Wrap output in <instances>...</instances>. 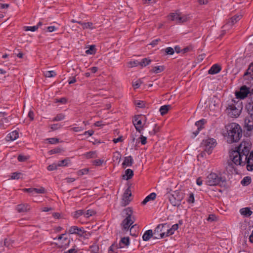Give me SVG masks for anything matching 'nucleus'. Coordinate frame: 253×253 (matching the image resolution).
I'll use <instances>...</instances> for the list:
<instances>
[{"instance_id":"nucleus-22","label":"nucleus","mask_w":253,"mask_h":253,"mask_svg":"<svg viewBox=\"0 0 253 253\" xmlns=\"http://www.w3.org/2000/svg\"><path fill=\"white\" fill-rule=\"evenodd\" d=\"M245 125L248 130L251 131L253 129V116H250V118L246 119Z\"/></svg>"},{"instance_id":"nucleus-48","label":"nucleus","mask_w":253,"mask_h":253,"mask_svg":"<svg viewBox=\"0 0 253 253\" xmlns=\"http://www.w3.org/2000/svg\"><path fill=\"white\" fill-rule=\"evenodd\" d=\"M46 140L50 144H56L59 142V139L57 138H47Z\"/></svg>"},{"instance_id":"nucleus-29","label":"nucleus","mask_w":253,"mask_h":253,"mask_svg":"<svg viewBox=\"0 0 253 253\" xmlns=\"http://www.w3.org/2000/svg\"><path fill=\"white\" fill-rule=\"evenodd\" d=\"M178 228V224H175L173 225L171 228H170L169 225L168 224V230H169V236L173 234L174 231L175 230H177Z\"/></svg>"},{"instance_id":"nucleus-5","label":"nucleus","mask_w":253,"mask_h":253,"mask_svg":"<svg viewBox=\"0 0 253 253\" xmlns=\"http://www.w3.org/2000/svg\"><path fill=\"white\" fill-rule=\"evenodd\" d=\"M169 236L168 224L167 223L160 224L154 231V239H162Z\"/></svg>"},{"instance_id":"nucleus-4","label":"nucleus","mask_w":253,"mask_h":253,"mask_svg":"<svg viewBox=\"0 0 253 253\" xmlns=\"http://www.w3.org/2000/svg\"><path fill=\"white\" fill-rule=\"evenodd\" d=\"M242 108L241 102L239 101L236 102L234 100H232L231 102L228 104L226 108V111L230 117L237 118L240 115Z\"/></svg>"},{"instance_id":"nucleus-23","label":"nucleus","mask_w":253,"mask_h":253,"mask_svg":"<svg viewBox=\"0 0 253 253\" xmlns=\"http://www.w3.org/2000/svg\"><path fill=\"white\" fill-rule=\"evenodd\" d=\"M118 248H122L125 246H128L129 245V237H124L122 238L120 241V242L118 244Z\"/></svg>"},{"instance_id":"nucleus-18","label":"nucleus","mask_w":253,"mask_h":253,"mask_svg":"<svg viewBox=\"0 0 253 253\" xmlns=\"http://www.w3.org/2000/svg\"><path fill=\"white\" fill-rule=\"evenodd\" d=\"M241 15H235L233 16L226 25L223 26V28L226 29L228 26H232L240 19Z\"/></svg>"},{"instance_id":"nucleus-28","label":"nucleus","mask_w":253,"mask_h":253,"mask_svg":"<svg viewBox=\"0 0 253 253\" xmlns=\"http://www.w3.org/2000/svg\"><path fill=\"white\" fill-rule=\"evenodd\" d=\"M171 108V106L169 105H164L160 107V112L161 114L163 116L167 113L169 109Z\"/></svg>"},{"instance_id":"nucleus-12","label":"nucleus","mask_w":253,"mask_h":253,"mask_svg":"<svg viewBox=\"0 0 253 253\" xmlns=\"http://www.w3.org/2000/svg\"><path fill=\"white\" fill-rule=\"evenodd\" d=\"M244 78L245 79V84H249V82L252 84V82L253 83V63H252L246 72L244 74Z\"/></svg>"},{"instance_id":"nucleus-37","label":"nucleus","mask_w":253,"mask_h":253,"mask_svg":"<svg viewBox=\"0 0 253 253\" xmlns=\"http://www.w3.org/2000/svg\"><path fill=\"white\" fill-rule=\"evenodd\" d=\"M125 175L126 176V179L128 180L133 176V171L130 169H127L125 171Z\"/></svg>"},{"instance_id":"nucleus-60","label":"nucleus","mask_w":253,"mask_h":253,"mask_svg":"<svg viewBox=\"0 0 253 253\" xmlns=\"http://www.w3.org/2000/svg\"><path fill=\"white\" fill-rule=\"evenodd\" d=\"M123 141V136H119L117 138H114L113 140V141L115 143H118L119 142H122Z\"/></svg>"},{"instance_id":"nucleus-53","label":"nucleus","mask_w":253,"mask_h":253,"mask_svg":"<svg viewBox=\"0 0 253 253\" xmlns=\"http://www.w3.org/2000/svg\"><path fill=\"white\" fill-rule=\"evenodd\" d=\"M187 202L189 203H193L194 202V196L193 193H191L189 194Z\"/></svg>"},{"instance_id":"nucleus-30","label":"nucleus","mask_w":253,"mask_h":253,"mask_svg":"<svg viewBox=\"0 0 253 253\" xmlns=\"http://www.w3.org/2000/svg\"><path fill=\"white\" fill-rule=\"evenodd\" d=\"M251 182V177L250 176L245 177L241 182V183L243 186H247Z\"/></svg>"},{"instance_id":"nucleus-35","label":"nucleus","mask_w":253,"mask_h":253,"mask_svg":"<svg viewBox=\"0 0 253 253\" xmlns=\"http://www.w3.org/2000/svg\"><path fill=\"white\" fill-rule=\"evenodd\" d=\"M96 52L95 46L94 45H91L90 46L88 49L85 51V53L87 54H93Z\"/></svg>"},{"instance_id":"nucleus-51","label":"nucleus","mask_w":253,"mask_h":253,"mask_svg":"<svg viewBox=\"0 0 253 253\" xmlns=\"http://www.w3.org/2000/svg\"><path fill=\"white\" fill-rule=\"evenodd\" d=\"M88 172V169H84L81 170H80L78 172V174L79 175H83L84 174L87 173Z\"/></svg>"},{"instance_id":"nucleus-16","label":"nucleus","mask_w":253,"mask_h":253,"mask_svg":"<svg viewBox=\"0 0 253 253\" xmlns=\"http://www.w3.org/2000/svg\"><path fill=\"white\" fill-rule=\"evenodd\" d=\"M69 233L72 234H77L82 235L84 233L83 228H79L76 226H73L70 227Z\"/></svg>"},{"instance_id":"nucleus-59","label":"nucleus","mask_w":253,"mask_h":253,"mask_svg":"<svg viewBox=\"0 0 253 253\" xmlns=\"http://www.w3.org/2000/svg\"><path fill=\"white\" fill-rule=\"evenodd\" d=\"M103 161L100 160H95L93 161V164L95 166H99L103 163Z\"/></svg>"},{"instance_id":"nucleus-2","label":"nucleus","mask_w":253,"mask_h":253,"mask_svg":"<svg viewBox=\"0 0 253 253\" xmlns=\"http://www.w3.org/2000/svg\"><path fill=\"white\" fill-rule=\"evenodd\" d=\"M227 142L229 143L238 141L242 136V129L238 124L232 123L226 126Z\"/></svg>"},{"instance_id":"nucleus-3","label":"nucleus","mask_w":253,"mask_h":253,"mask_svg":"<svg viewBox=\"0 0 253 253\" xmlns=\"http://www.w3.org/2000/svg\"><path fill=\"white\" fill-rule=\"evenodd\" d=\"M122 215L125 217L121 224L122 230L124 231H127L130 227V230L131 231L132 228L136 226V224H134L131 226L135 220L132 209L130 207L125 209L122 211Z\"/></svg>"},{"instance_id":"nucleus-15","label":"nucleus","mask_w":253,"mask_h":253,"mask_svg":"<svg viewBox=\"0 0 253 253\" xmlns=\"http://www.w3.org/2000/svg\"><path fill=\"white\" fill-rule=\"evenodd\" d=\"M206 123L205 119H202L195 123V126H197V130L193 132L194 137H195L199 133L200 131L204 128V125Z\"/></svg>"},{"instance_id":"nucleus-52","label":"nucleus","mask_w":253,"mask_h":253,"mask_svg":"<svg viewBox=\"0 0 253 253\" xmlns=\"http://www.w3.org/2000/svg\"><path fill=\"white\" fill-rule=\"evenodd\" d=\"M61 126H62L61 125H59L58 124H56L52 125L50 126V128L52 130H57V129L60 128V127H61Z\"/></svg>"},{"instance_id":"nucleus-8","label":"nucleus","mask_w":253,"mask_h":253,"mask_svg":"<svg viewBox=\"0 0 253 253\" xmlns=\"http://www.w3.org/2000/svg\"><path fill=\"white\" fill-rule=\"evenodd\" d=\"M146 119L145 118L143 122V117L141 115H137L134 116L132 123L136 131L141 133L144 129Z\"/></svg>"},{"instance_id":"nucleus-21","label":"nucleus","mask_w":253,"mask_h":253,"mask_svg":"<svg viewBox=\"0 0 253 253\" xmlns=\"http://www.w3.org/2000/svg\"><path fill=\"white\" fill-rule=\"evenodd\" d=\"M221 70V67L218 64H214L209 70L208 73L211 75H214L219 73Z\"/></svg>"},{"instance_id":"nucleus-63","label":"nucleus","mask_w":253,"mask_h":253,"mask_svg":"<svg viewBox=\"0 0 253 253\" xmlns=\"http://www.w3.org/2000/svg\"><path fill=\"white\" fill-rule=\"evenodd\" d=\"M216 219V217L214 214H210L209 215L208 220L210 221H214Z\"/></svg>"},{"instance_id":"nucleus-34","label":"nucleus","mask_w":253,"mask_h":253,"mask_svg":"<svg viewBox=\"0 0 253 253\" xmlns=\"http://www.w3.org/2000/svg\"><path fill=\"white\" fill-rule=\"evenodd\" d=\"M121 157L122 155L119 152L116 151L114 153L113 157L114 161H118V162H120L121 159Z\"/></svg>"},{"instance_id":"nucleus-38","label":"nucleus","mask_w":253,"mask_h":253,"mask_svg":"<svg viewBox=\"0 0 253 253\" xmlns=\"http://www.w3.org/2000/svg\"><path fill=\"white\" fill-rule=\"evenodd\" d=\"M95 214V211L92 210H88L85 212L84 211V216L88 218Z\"/></svg>"},{"instance_id":"nucleus-42","label":"nucleus","mask_w":253,"mask_h":253,"mask_svg":"<svg viewBox=\"0 0 253 253\" xmlns=\"http://www.w3.org/2000/svg\"><path fill=\"white\" fill-rule=\"evenodd\" d=\"M92 25H93V23L91 22L84 23V24H83V28L84 29H93L94 28L92 27Z\"/></svg>"},{"instance_id":"nucleus-56","label":"nucleus","mask_w":253,"mask_h":253,"mask_svg":"<svg viewBox=\"0 0 253 253\" xmlns=\"http://www.w3.org/2000/svg\"><path fill=\"white\" fill-rule=\"evenodd\" d=\"M139 62L138 61H134L133 62H130L128 63V64L129 65V67H133L137 66L138 65H139Z\"/></svg>"},{"instance_id":"nucleus-47","label":"nucleus","mask_w":253,"mask_h":253,"mask_svg":"<svg viewBox=\"0 0 253 253\" xmlns=\"http://www.w3.org/2000/svg\"><path fill=\"white\" fill-rule=\"evenodd\" d=\"M159 131V127L157 126V125H155V127L153 128L151 130L149 131V133L151 135H155Z\"/></svg>"},{"instance_id":"nucleus-45","label":"nucleus","mask_w":253,"mask_h":253,"mask_svg":"<svg viewBox=\"0 0 253 253\" xmlns=\"http://www.w3.org/2000/svg\"><path fill=\"white\" fill-rule=\"evenodd\" d=\"M24 28L25 30L26 31H31L32 32H35L38 30V26L25 27Z\"/></svg>"},{"instance_id":"nucleus-41","label":"nucleus","mask_w":253,"mask_h":253,"mask_svg":"<svg viewBox=\"0 0 253 253\" xmlns=\"http://www.w3.org/2000/svg\"><path fill=\"white\" fill-rule=\"evenodd\" d=\"M84 215V210H78L75 211L74 213L73 217L75 218H79L81 215Z\"/></svg>"},{"instance_id":"nucleus-31","label":"nucleus","mask_w":253,"mask_h":253,"mask_svg":"<svg viewBox=\"0 0 253 253\" xmlns=\"http://www.w3.org/2000/svg\"><path fill=\"white\" fill-rule=\"evenodd\" d=\"M43 75L46 78H52L55 77L56 74L54 71H47L43 72Z\"/></svg>"},{"instance_id":"nucleus-64","label":"nucleus","mask_w":253,"mask_h":253,"mask_svg":"<svg viewBox=\"0 0 253 253\" xmlns=\"http://www.w3.org/2000/svg\"><path fill=\"white\" fill-rule=\"evenodd\" d=\"M72 129L75 132H79L83 130L84 128L82 127H74Z\"/></svg>"},{"instance_id":"nucleus-43","label":"nucleus","mask_w":253,"mask_h":253,"mask_svg":"<svg viewBox=\"0 0 253 253\" xmlns=\"http://www.w3.org/2000/svg\"><path fill=\"white\" fill-rule=\"evenodd\" d=\"M21 175H22V173L21 172H13L12 174L11 178L12 179H18L21 178Z\"/></svg>"},{"instance_id":"nucleus-46","label":"nucleus","mask_w":253,"mask_h":253,"mask_svg":"<svg viewBox=\"0 0 253 253\" xmlns=\"http://www.w3.org/2000/svg\"><path fill=\"white\" fill-rule=\"evenodd\" d=\"M58 167V165L56 164H52L51 165H49L47 169L49 171L54 170L57 169Z\"/></svg>"},{"instance_id":"nucleus-9","label":"nucleus","mask_w":253,"mask_h":253,"mask_svg":"<svg viewBox=\"0 0 253 253\" xmlns=\"http://www.w3.org/2000/svg\"><path fill=\"white\" fill-rule=\"evenodd\" d=\"M202 145L205 148V151L208 155L211 153L213 149L216 145V140L213 138H209L203 140Z\"/></svg>"},{"instance_id":"nucleus-39","label":"nucleus","mask_w":253,"mask_h":253,"mask_svg":"<svg viewBox=\"0 0 253 253\" xmlns=\"http://www.w3.org/2000/svg\"><path fill=\"white\" fill-rule=\"evenodd\" d=\"M65 118V115L63 114H57L55 118L52 120V121H60L64 120Z\"/></svg>"},{"instance_id":"nucleus-54","label":"nucleus","mask_w":253,"mask_h":253,"mask_svg":"<svg viewBox=\"0 0 253 253\" xmlns=\"http://www.w3.org/2000/svg\"><path fill=\"white\" fill-rule=\"evenodd\" d=\"M118 247V245L116 243H114L110 247L109 251L114 252L115 249H120Z\"/></svg>"},{"instance_id":"nucleus-32","label":"nucleus","mask_w":253,"mask_h":253,"mask_svg":"<svg viewBox=\"0 0 253 253\" xmlns=\"http://www.w3.org/2000/svg\"><path fill=\"white\" fill-rule=\"evenodd\" d=\"M164 67L163 66H159L154 67L151 71L155 73H159L163 71Z\"/></svg>"},{"instance_id":"nucleus-57","label":"nucleus","mask_w":253,"mask_h":253,"mask_svg":"<svg viewBox=\"0 0 253 253\" xmlns=\"http://www.w3.org/2000/svg\"><path fill=\"white\" fill-rule=\"evenodd\" d=\"M17 159L19 162H24L27 159V158L25 156L20 155L18 156Z\"/></svg>"},{"instance_id":"nucleus-27","label":"nucleus","mask_w":253,"mask_h":253,"mask_svg":"<svg viewBox=\"0 0 253 253\" xmlns=\"http://www.w3.org/2000/svg\"><path fill=\"white\" fill-rule=\"evenodd\" d=\"M29 206L25 204H20L17 205L16 210L19 212H26L29 208H28Z\"/></svg>"},{"instance_id":"nucleus-61","label":"nucleus","mask_w":253,"mask_h":253,"mask_svg":"<svg viewBox=\"0 0 253 253\" xmlns=\"http://www.w3.org/2000/svg\"><path fill=\"white\" fill-rule=\"evenodd\" d=\"M91 249V252L93 253H98L97 251H98V247L96 246H92L90 247Z\"/></svg>"},{"instance_id":"nucleus-26","label":"nucleus","mask_w":253,"mask_h":253,"mask_svg":"<svg viewBox=\"0 0 253 253\" xmlns=\"http://www.w3.org/2000/svg\"><path fill=\"white\" fill-rule=\"evenodd\" d=\"M156 197V194L155 193H152L147 196L144 200L142 202V205H145L147 202L150 201L154 200Z\"/></svg>"},{"instance_id":"nucleus-14","label":"nucleus","mask_w":253,"mask_h":253,"mask_svg":"<svg viewBox=\"0 0 253 253\" xmlns=\"http://www.w3.org/2000/svg\"><path fill=\"white\" fill-rule=\"evenodd\" d=\"M131 196V193L130 188H127L125 193H124L122 201V205L123 206H126L128 205L129 202L131 201L130 197Z\"/></svg>"},{"instance_id":"nucleus-49","label":"nucleus","mask_w":253,"mask_h":253,"mask_svg":"<svg viewBox=\"0 0 253 253\" xmlns=\"http://www.w3.org/2000/svg\"><path fill=\"white\" fill-rule=\"evenodd\" d=\"M62 151V149L60 148H56L55 149H52L49 151V153L51 155L55 153H60Z\"/></svg>"},{"instance_id":"nucleus-36","label":"nucleus","mask_w":253,"mask_h":253,"mask_svg":"<svg viewBox=\"0 0 253 253\" xmlns=\"http://www.w3.org/2000/svg\"><path fill=\"white\" fill-rule=\"evenodd\" d=\"M69 161H70V159L68 158H66L64 160H63L62 161H60L59 162L58 164H57L58 167L67 166Z\"/></svg>"},{"instance_id":"nucleus-13","label":"nucleus","mask_w":253,"mask_h":253,"mask_svg":"<svg viewBox=\"0 0 253 253\" xmlns=\"http://www.w3.org/2000/svg\"><path fill=\"white\" fill-rule=\"evenodd\" d=\"M249 93H250V88L246 85H243L241 87L240 91L236 93V96L238 98L244 99Z\"/></svg>"},{"instance_id":"nucleus-62","label":"nucleus","mask_w":253,"mask_h":253,"mask_svg":"<svg viewBox=\"0 0 253 253\" xmlns=\"http://www.w3.org/2000/svg\"><path fill=\"white\" fill-rule=\"evenodd\" d=\"M144 105V102L142 101H139L136 103V105L139 108H143L145 106Z\"/></svg>"},{"instance_id":"nucleus-17","label":"nucleus","mask_w":253,"mask_h":253,"mask_svg":"<svg viewBox=\"0 0 253 253\" xmlns=\"http://www.w3.org/2000/svg\"><path fill=\"white\" fill-rule=\"evenodd\" d=\"M246 109L250 116H253V97L249 99L246 105Z\"/></svg>"},{"instance_id":"nucleus-24","label":"nucleus","mask_w":253,"mask_h":253,"mask_svg":"<svg viewBox=\"0 0 253 253\" xmlns=\"http://www.w3.org/2000/svg\"><path fill=\"white\" fill-rule=\"evenodd\" d=\"M154 236V232L152 230H148L144 233L142 238L144 241H148L151 237Z\"/></svg>"},{"instance_id":"nucleus-1","label":"nucleus","mask_w":253,"mask_h":253,"mask_svg":"<svg viewBox=\"0 0 253 253\" xmlns=\"http://www.w3.org/2000/svg\"><path fill=\"white\" fill-rule=\"evenodd\" d=\"M252 143L250 141H243L239 146L232 150L229 157L231 161L228 162V166L233 167L236 166H243L246 165L248 171L253 170V150L251 151Z\"/></svg>"},{"instance_id":"nucleus-58","label":"nucleus","mask_w":253,"mask_h":253,"mask_svg":"<svg viewBox=\"0 0 253 253\" xmlns=\"http://www.w3.org/2000/svg\"><path fill=\"white\" fill-rule=\"evenodd\" d=\"M192 48L191 46H188L184 48L183 49L181 50V51L183 53H186L192 50Z\"/></svg>"},{"instance_id":"nucleus-11","label":"nucleus","mask_w":253,"mask_h":253,"mask_svg":"<svg viewBox=\"0 0 253 253\" xmlns=\"http://www.w3.org/2000/svg\"><path fill=\"white\" fill-rule=\"evenodd\" d=\"M169 17L170 20L175 21L177 23L179 24L186 22L188 20V17L186 15H181L178 11L170 13Z\"/></svg>"},{"instance_id":"nucleus-55","label":"nucleus","mask_w":253,"mask_h":253,"mask_svg":"<svg viewBox=\"0 0 253 253\" xmlns=\"http://www.w3.org/2000/svg\"><path fill=\"white\" fill-rule=\"evenodd\" d=\"M140 139L141 143L142 145H145L147 143V138L145 136H143L141 135L139 138Z\"/></svg>"},{"instance_id":"nucleus-6","label":"nucleus","mask_w":253,"mask_h":253,"mask_svg":"<svg viewBox=\"0 0 253 253\" xmlns=\"http://www.w3.org/2000/svg\"><path fill=\"white\" fill-rule=\"evenodd\" d=\"M223 181L220 174L211 172L207 176L206 184L209 186H216L220 184Z\"/></svg>"},{"instance_id":"nucleus-44","label":"nucleus","mask_w":253,"mask_h":253,"mask_svg":"<svg viewBox=\"0 0 253 253\" xmlns=\"http://www.w3.org/2000/svg\"><path fill=\"white\" fill-rule=\"evenodd\" d=\"M34 191L38 194H43L46 192V190L43 187H41L40 188H34Z\"/></svg>"},{"instance_id":"nucleus-7","label":"nucleus","mask_w":253,"mask_h":253,"mask_svg":"<svg viewBox=\"0 0 253 253\" xmlns=\"http://www.w3.org/2000/svg\"><path fill=\"white\" fill-rule=\"evenodd\" d=\"M184 193L181 191H173L172 194L169 196L170 204L173 206L178 207L181 205V202L184 198Z\"/></svg>"},{"instance_id":"nucleus-25","label":"nucleus","mask_w":253,"mask_h":253,"mask_svg":"<svg viewBox=\"0 0 253 253\" xmlns=\"http://www.w3.org/2000/svg\"><path fill=\"white\" fill-rule=\"evenodd\" d=\"M240 213L246 217H249L252 215L253 212L249 208H242L240 210Z\"/></svg>"},{"instance_id":"nucleus-20","label":"nucleus","mask_w":253,"mask_h":253,"mask_svg":"<svg viewBox=\"0 0 253 253\" xmlns=\"http://www.w3.org/2000/svg\"><path fill=\"white\" fill-rule=\"evenodd\" d=\"M133 163V160L131 156L125 157L124 161L122 164L124 168L126 167H130Z\"/></svg>"},{"instance_id":"nucleus-50","label":"nucleus","mask_w":253,"mask_h":253,"mask_svg":"<svg viewBox=\"0 0 253 253\" xmlns=\"http://www.w3.org/2000/svg\"><path fill=\"white\" fill-rule=\"evenodd\" d=\"M95 155V152L94 151H90L85 154V156L87 159L94 157Z\"/></svg>"},{"instance_id":"nucleus-40","label":"nucleus","mask_w":253,"mask_h":253,"mask_svg":"<svg viewBox=\"0 0 253 253\" xmlns=\"http://www.w3.org/2000/svg\"><path fill=\"white\" fill-rule=\"evenodd\" d=\"M165 51L167 55H172L174 52V49L171 47H168L165 49L162 50V51Z\"/></svg>"},{"instance_id":"nucleus-33","label":"nucleus","mask_w":253,"mask_h":253,"mask_svg":"<svg viewBox=\"0 0 253 253\" xmlns=\"http://www.w3.org/2000/svg\"><path fill=\"white\" fill-rule=\"evenodd\" d=\"M151 62L150 59L148 58H143L140 62L139 63V65L141 67H145L146 66L149 65Z\"/></svg>"},{"instance_id":"nucleus-19","label":"nucleus","mask_w":253,"mask_h":253,"mask_svg":"<svg viewBox=\"0 0 253 253\" xmlns=\"http://www.w3.org/2000/svg\"><path fill=\"white\" fill-rule=\"evenodd\" d=\"M19 137L18 132L16 130H14L9 133L6 137V140L7 141H14L16 140Z\"/></svg>"},{"instance_id":"nucleus-10","label":"nucleus","mask_w":253,"mask_h":253,"mask_svg":"<svg viewBox=\"0 0 253 253\" xmlns=\"http://www.w3.org/2000/svg\"><path fill=\"white\" fill-rule=\"evenodd\" d=\"M54 240H57L59 242L56 245L59 248H66L69 246L70 240L66 236L65 234H62L58 237L54 238Z\"/></svg>"}]
</instances>
